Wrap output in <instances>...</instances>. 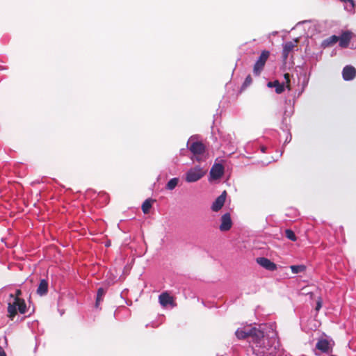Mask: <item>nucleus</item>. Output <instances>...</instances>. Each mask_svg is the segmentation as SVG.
Masks as SVG:
<instances>
[{"label": "nucleus", "mask_w": 356, "mask_h": 356, "mask_svg": "<svg viewBox=\"0 0 356 356\" xmlns=\"http://www.w3.org/2000/svg\"><path fill=\"white\" fill-rule=\"evenodd\" d=\"M227 193L223 191L220 195H219L211 205V209L213 211H218L223 207L226 200Z\"/></svg>", "instance_id": "8"}, {"label": "nucleus", "mask_w": 356, "mask_h": 356, "mask_svg": "<svg viewBox=\"0 0 356 356\" xmlns=\"http://www.w3.org/2000/svg\"><path fill=\"white\" fill-rule=\"evenodd\" d=\"M284 79L286 80V84L284 83H280L279 81L275 80L274 81H269L267 83V86L268 88H275V92L277 94H281L284 92L285 88H287L289 90H290V79H289V74H284Z\"/></svg>", "instance_id": "4"}, {"label": "nucleus", "mask_w": 356, "mask_h": 356, "mask_svg": "<svg viewBox=\"0 0 356 356\" xmlns=\"http://www.w3.org/2000/svg\"><path fill=\"white\" fill-rule=\"evenodd\" d=\"M291 135L290 134H289L286 138V140H285V143H289L291 140Z\"/></svg>", "instance_id": "26"}, {"label": "nucleus", "mask_w": 356, "mask_h": 356, "mask_svg": "<svg viewBox=\"0 0 356 356\" xmlns=\"http://www.w3.org/2000/svg\"><path fill=\"white\" fill-rule=\"evenodd\" d=\"M266 147L265 146H261V152L264 153L266 152Z\"/></svg>", "instance_id": "28"}, {"label": "nucleus", "mask_w": 356, "mask_h": 356, "mask_svg": "<svg viewBox=\"0 0 356 356\" xmlns=\"http://www.w3.org/2000/svg\"><path fill=\"white\" fill-rule=\"evenodd\" d=\"M353 33L349 31H344L339 36V46L342 48H346L352 38Z\"/></svg>", "instance_id": "12"}, {"label": "nucleus", "mask_w": 356, "mask_h": 356, "mask_svg": "<svg viewBox=\"0 0 356 356\" xmlns=\"http://www.w3.org/2000/svg\"><path fill=\"white\" fill-rule=\"evenodd\" d=\"M252 82V79L250 75H248L246 76L244 83L242 85V88L245 89V88L248 87Z\"/></svg>", "instance_id": "24"}, {"label": "nucleus", "mask_w": 356, "mask_h": 356, "mask_svg": "<svg viewBox=\"0 0 356 356\" xmlns=\"http://www.w3.org/2000/svg\"><path fill=\"white\" fill-rule=\"evenodd\" d=\"M204 175V170L197 165L190 169L186 174V181L187 182H195L200 179Z\"/></svg>", "instance_id": "3"}, {"label": "nucleus", "mask_w": 356, "mask_h": 356, "mask_svg": "<svg viewBox=\"0 0 356 356\" xmlns=\"http://www.w3.org/2000/svg\"><path fill=\"white\" fill-rule=\"evenodd\" d=\"M256 261L259 265L268 270L274 271L277 269V265L268 258L258 257Z\"/></svg>", "instance_id": "7"}, {"label": "nucleus", "mask_w": 356, "mask_h": 356, "mask_svg": "<svg viewBox=\"0 0 356 356\" xmlns=\"http://www.w3.org/2000/svg\"><path fill=\"white\" fill-rule=\"evenodd\" d=\"M343 2L344 5L345 9L348 11L353 13L355 11V3L354 0H340Z\"/></svg>", "instance_id": "18"}, {"label": "nucleus", "mask_w": 356, "mask_h": 356, "mask_svg": "<svg viewBox=\"0 0 356 356\" xmlns=\"http://www.w3.org/2000/svg\"><path fill=\"white\" fill-rule=\"evenodd\" d=\"M285 236L292 241H296L297 239L295 233L289 229L285 230Z\"/></svg>", "instance_id": "23"}, {"label": "nucleus", "mask_w": 356, "mask_h": 356, "mask_svg": "<svg viewBox=\"0 0 356 356\" xmlns=\"http://www.w3.org/2000/svg\"><path fill=\"white\" fill-rule=\"evenodd\" d=\"M343 79L345 81L353 80L356 76V70L351 65H346L342 71Z\"/></svg>", "instance_id": "9"}, {"label": "nucleus", "mask_w": 356, "mask_h": 356, "mask_svg": "<svg viewBox=\"0 0 356 356\" xmlns=\"http://www.w3.org/2000/svg\"><path fill=\"white\" fill-rule=\"evenodd\" d=\"M22 291L17 289L15 293H10L8 298V316L11 320L19 312L24 314L26 312V305L24 299L20 296Z\"/></svg>", "instance_id": "2"}, {"label": "nucleus", "mask_w": 356, "mask_h": 356, "mask_svg": "<svg viewBox=\"0 0 356 356\" xmlns=\"http://www.w3.org/2000/svg\"><path fill=\"white\" fill-rule=\"evenodd\" d=\"M316 348L323 353H328L332 351V346L330 342L325 339H321L318 341Z\"/></svg>", "instance_id": "13"}, {"label": "nucleus", "mask_w": 356, "mask_h": 356, "mask_svg": "<svg viewBox=\"0 0 356 356\" xmlns=\"http://www.w3.org/2000/svg\"><path fill=\"white\" fill-rule=\"evenodd\" d=\"M290 268L293 274L302 273L305 270L306 267L304 265H293L291 266Z\"/></svg>", "instance_id": "21"}, {"label": "nucleus", "mask_w": 356, "mask_h": 356, "mask_svg": "<svg viewBox=\"0 0 356 356\" xmlns=\"http://www.w3.org/2000/svg\"><path fill=\"white\" fill-rule=\"evenodd\" d=\"M296 44L295 42L289 41L286 42L283 45L282 56L284 59H286L289 53L293 49Z\"/></svg>", "instance_id": "15"}, {"label": "nucleus", "mask_w": 356, "mask_h": 356, "mask_svg": "<svg viewBox=\"0 0 356 356\" xmlns=\"http://www.w3.org/2000/svg\"><path fill=\"white\" fill-rule=\"evenodd\" d=\"M238 339L248 338L253 353L257 356H277L281 354L280 343L272 324H261L238 328L235 332Z\"/></svg>", "instance_id": "1"}, {"label": "nucleus", "mask_w": 356, "mask_h": 356, "mask_svg": "<svg viewBox=\"0 0 356 356\" xmlns=\"http://www.w3.org/2000/svg\"><path fill=\"white\" fill-rule=\"evenodd\" d=\"M105 294V291L103 288H99L97 293V298H96V307H97L100 302L102 301L103 296Z\"/></svg>", "instance_id": "22"}, {"label": "nucleus", "mask_w": 356, "mask_h": 356, "mask_svg": "<svg viewBox=\"0 0 356 356\" xmlns=\"http://www.w3.org/2000/svg\"><path fill=\"white\" fill-rule=\"evenodd\" d=\"M152 200L147 199L142 204V210L144 213H147L152 207Z\"/></svg>", "instance_id": "20"}, {"label": "nucleus", "mask_w": 356, "mask_h": 356, "mask_svg": "<svg viewBox=\"0 0 356 356\" xmlns=\"http://www.w3.org/2000/svg\"><path fill=\"white\" fill-rule=\"evenodd\" d=\"M159 303L163 307H166L168 305H173V298L168 294L167 292H163L159 296Z\"/></svg>", "instance_id": "14"}, {"label": "nucleus", "mask_w": 356, "mask_h": 356, "mask_svg": "<svg viewBox=\"0 0 356 356\" xmlns=\"http://www.w3.org/2000/svg\"><path fill=\"white\" fill-rule=\"evenodd\" d=\"M223 173L224 167L220 163H215L210 170V175L214 179L220 178Z\"/></svg>", "instance_id": "10"}, {"label": "nucleus", "mask_w": 356, "mask_h": 356, "mask_svg": "<svg viewBox=\"0 0 356 356\" xmlns=\"http://www.w3.org/2000/svg\"><path fill=\"white\" fill-rule=\"evenodd\" d=\"M187 145L190 151L195 156L196 159L200 161V155L204 152L205 147L201 142H193L190 145V141H188Z\"/></svg>", "instance_id": "6"}, {"label": "nucleus", "mask_w": 356, "mask_h": 356, "mask_svg": "<svg viewBox=\"0 0 356 356\" xmlns=\"http://www.w3.org/2000/svg\"><path fill=\"white\" fill-rule=\"evenodd\" d=\"M321 307H322V302H321V299L319 298V300L316 302V310L318 311L321 309Z\"/></svg>", "instance_id": "25"}, {"label": "nucleus", "mask_w": 356, "mask_h": 356, "mask_svg": "<svg viewBox=\"0 0 356 356\" xmlns=\"http://www.w3.org/2000/svg\"><path fill=\"white\" fill-rule=\"evenodd\" d=\"M338 41H339V36L333 35L327 38V39L324 40L322 42L321 46L323 48H326V47L333 45L334 44L337 43Z\"/></svg>", "instance_id": "17"}, {"label": "nucleus", "mask_w": 356, "mask_h": 356, "mask_svg": "<svg viewBox=\"0 0 356 356\" xmlns=\"http://www.w3.org/2000/svg\"><path fill=\"white\" fill-rule=\"evenodd\" d=\"M270 55V52L268 51H263L256 61L254 68L253 72L255 75L259 76L261 72L263 70L264 67L266 60H268Z\"/></svg>", "instance_id": "5"}, {"label": "nucleus", "mask_w": 356, "mask_h": 356, "mask_svg": "<svg viewBox=\"0 0 356 356\" xmlns=\"http://www.w3.org/2000/svg\"><path fill=\"white\" fill-rule=\"evenodd\" d=\"M48 291V282L45 280H42L40 282L37 289V293L40 296L45 295Z\"/></svg>", "instance_id": "16"}, {"label": "nucleus", "mask_w": 356, "mask_h": 356, "mask_svg": "<svg viewBox=\"0 0 356 356\" xmlns=\"http://www.w3.org/2000/svg\"><path fill=\"white\" fill-rule=\"evenodd\" d=\"M179 182V179L177 177L172 178L168 181L166 184V189L172 191L175 188Z\"/></svg>", "instance_id": "19"}, {"label": "nucleus", "mask_w": 356, "mask_h": 356, "mask_svg": "<svg viewBox=\"0 0 356 356\" xmlns=\"http://www.w3.org/2000/svg\"><path fill=\"white\" fill-rule=\"evenodd\" d=\"M232 220L229 213L223 214L221 217V224L220 225V229L222 232L228 231L232 227Z\"/></svg>", "instance_id": "11"}, {"label": "nucleus", "mask_w": 356, "mask_h": 356, "mask_svg": "<svg viewBox=\"0 0 356 356\" xmlns=\"http://www.w3.org/2000/svg\"><path fill=\"white\" fill-rule=\"evenodd\" d=\"M0 356H6L4 350L0 346Z\"/></svg>", "instance_id": "27"}]
</instances>
